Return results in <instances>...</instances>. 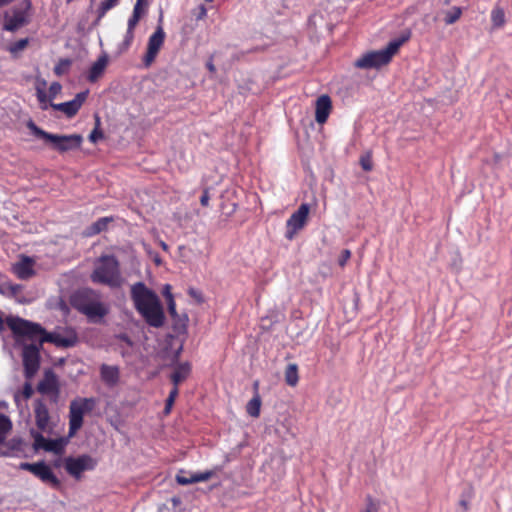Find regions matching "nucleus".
Returning <instances> with one entry per match:
<instances>
[{"label": "nucleus", "instance_id": "1", "mask_svg": "<svg viewBox=\"0 0 512 512\" xmlns=\"http://www.w3.org/2000/svg\"><path fill=\"white\" fill-rule=\"evenodd\" d=\"M6 324L15 334L18 342L37 340L39 344L51 342L58 347H72L77 342V337L74 333H69L68 335L46 333L39 324L24 320L20 317H7Z\"/></svg>", "mask_w": 512, "mask_h": 512}, {"label": "nucleus", "instance_id": "2", "mask_svg": "<svg viewBox=\"0 0 512 512\" xmlns=\"http://www.w3.org/2000/svg\"><path fill=\"white\" fill-rule=\"evenodd\" d=\"M131 299L135 309L152 327L159 328L165 321L164 310L157 294L143 282H137L131 287Z\"/></svg>", "mask_w": 512, "mask_h": 512}, {"label": "nucleus", "instance_id": "3", "mask_svg": "<svg viewBox=\"0 0 512 512\" xmlns=\"http://www.w3.org/2000/svg\"><path fill=\"white\" fill-rule=\"evenodd\" d=\"M90 279L95 284L105 285L111 289L121 288L126 282L120 270V263L113 255H102L95 260Z\"/></svg>", "mask_w": 512, "mask_h": 512}, {"label": "nucleus", "instance_id": "4", "mask_svg": "<svg viewBox=\"0 0 512 512\" xmlns=\"http://www.w3.org/2000/svg\"><path fill=\"white\" fill-rule=\"evenodd\" d=\"M72 305L91 320L101 319L108 313V307L100 300L99 294L91 289L76 292Z\"/></svg>", "mask_w": 512, "mask_h": 512}, {"label": "nucleus", "instance_id": "5", "mask_svg": "<svg viewBox=\"0 0 512 512\" xmlns=\"http://www.w3.org/2000/svg\"><path fill=\"white\" fill-rule=\"evenodd\" d=\"M26 126L35 137L42 139L54 150L61 153L79 148L83 141L82 136L79 134L58 135L48 133L38 127L32 120H29Z\"/></svg>", "mask_w": 512, "mask_h": 512}, {"label": "nucleus", "instance_id": "6", "mask_svg": "<svg viewBox=\"0 0 512 512\" xmlns=\"http://www.w3.org/2000/svg\"><path fill=\"white\" fill-rule=\"evenodd\" d=\"M408 38L409 35L404 36L400 39L391 41L384 49L367 52L359 57L355 61L354 65L360 69H378L391 61L393 55Z\"/></svg>", "mask_w": 512, "mask_h": 512}, {"label": "nucleus", "instance_id": "7", "mask_svg": "<svg viewBox=\"0 0 512 512\" xmlns=\"http://www.w3.org/2000/svg\"><path fill=\"white\" fill-rule=\"evenodd\" d=\"M96 400L94 398H77L70 403L69 407V436L72 437L83 425L84 415L94 409Z\"/></svg>", "mask_w": 512, "mask_h": 512}, {"label": "nucleus", "instance_id": "8", "mask_svg": "<svg viewBox=\"0 0 512 512\" xmlns=\"http://www.w3.org/2000/svg\"><path fill=\"white\" fill-rule=\"evenodd\" d=\"M163 22V12L160 11V15L158 18V25L156 27V30L152 35H150L147 43V51L144 56V63L146 66H149L156 58L157 54L159 53L160 49L162 48L165 40V32L162 27Z\"/></svg>", "mask_w": 512, "mask_h": 512}, {"label": "nucleus", "instance_id": "9", "mask_svg": "<svg viewBox=\"0 0 512 512\" xmlns=\"http://www.w3.org/2000/svg\"><path fill=\"white\" fill-rule=\"evenodd\" d=\"M310 207L308 204L303 203L299 208L289 217L286 222L285 237L292 240L295 235L304 228L308 221Z\"/></svg>", "mask_w": 512, "mask_h": 512}, {"label": "nucleus", "instance_id": "10", "mask_svg": "<svg viewBox=\"0 0 512 512\" xmlns=\"http://www.w3.org/2000/svg\"><path fill=\"white\" fill-rule=\"evenodd\" d=\"M31 3L29 0L25 1L24 6L16 8L8 12L4 16L3 28L7 31L14 32L29 22V10Z\"/></svg>", "mask_w": 512, "mask_h": 512}, {"label": "nucleus", "instance_id": "11", "mask_svg": "<svg viewBox=\"0 0 512 512\" xmlns=\"http://www.w3.org/2000/svg\"><path fill=\"white\" fill-rule=\"evenodd\" d=\"M30 341V344L24 345L22 353L27 378L33 377L39 368V349L42 346L37 340Z\"/></svg>", "mask_w": 512, "mask_h": 512}, {"label": "nucleus", "instance_id": "12", "mask_svg": "<svg viewBox=\"0 0 512 512\" xmlns=\"http://www.w3.org/2000/svg\"><path fill=\"white\" fill-rule=\"evenodd\" d=\"M64 466L68 474L79 479L84 471L94 469L96 461L89 455L68 457L64 461Z\"/></svg>", "mask_w": 512, "mask_h": 512}, {"label": "nucleus", "instance_id": "13", "mask_svg": "<svg viewBox=\"0 0 512 512\" xmlns=\"http://www.w3.org/2000/svg\"><path fill=\"white\" fill-rule=\"evenodd\" d=\"M31 435L35 450H44L55 454H61L64 451L66 441L63 438L48 439L35 430H31Z\"/></svg>", "mask_w": 512, "mask_h": 512}, {"label": "nucleus", "instance_id": "14", "mask_svg": "<svg viewBox=\"0 0 512 512\" xmlns=\"http://www.w3.org/2000/svg\"><path fill=\"white\" fill-rule=\"evenodd\" d=\"M34 416L37 428L43 433H51L53 423L47 406L42 401H37L34 405Z\"/></svg>", "mask_w": 512, "mask_h": 512}, {"label": "nucleus", "instance_id": "15", "mask_svg": "<svg viewBox=\"0 0 512 512\" xmlns=\"http://www.w3.org/2000/svg\"><path fill=\"white\" fill-rule=\"evenodd\" d=\"M87 94H88V92H80L71 101L58 103V104L51 103L50 106L54 110L63 112L67 117H72L81 108L83 102L86 100Z\"/></svg>", "mask_w": 512, "mask_h": 512}, {"label": "nucleus", "instance_id": "16", "mask_svg": "<svg viewBox=\"0 0 512 512\" xmlns=\"http://www.w3.org/2000/svg\"><path fill=\"white\" fill-rule=\"evenodd\" d=\"M35 260L28 256H21L17 262L12 265L13 273L22 280H26L34 276Z\"/></svg>", "mask_w": 512, "mask_h": 512}, {"label": "nucleus", "instance_id": "17", "mask_svg": "<svg viewBox=\"0 0 512 512\" xmlns=\"http://www.w3.org/2000/svg\"><path fill=\"white\" fill-rule=\"evenodd\" d=\"M214 475L213 471H204L197 473H186L185 471H180L176 475V481L180 485H189L197 482H204L209 480Z\"/></svg>", "mask_w": 512, "mask_h": 512}, {"label": "nucleus", "instance_id": "18", "mask_svg": "<svg viewBox=\"0 0 512 512\" xmlns=\"http://www.w3.org/2000/svg\"><path fill=\"white\" fill-rule=\"evenodd\" d=\"M331 100L327 95L320 96L316 101L315 119L317 123L323 124L331 112Z\"/></svg>", "mask_w": 512, "mask_h": 512}, {"label": "nucleus", "instance_id": "19", "mask_svg": "<svg viewBox=\"0 0 512 512\" xmlns=\"http://www.w3.org/2000/svg\"><path fill=\"white\" fill-rule=\"evenodd\" d=\"M108 56L106 54L101 55L96 62H94L89 69L87 79L90 82L97 81L104 73L108 65Z\"/></svg>", "mask_w": 512, "mask_h": 512}, {"label": "nucleus", "instance_id": "20", "mask_svg": "<svg viewBox=\"0 0 512 512\" xmlns=\"http://www.w3.org/2000/svg\"><path fill=\"white\" fill-rule=\"evenodd\" d=\"M101 379L108 386H115L119 381V369L103 364L100 368Z\"/></svg>", "mask_w": 512, "mask_h": 512}, {"label": "nucleus", "instance_id": "21", "mask_svg": "<svg viewBox=\"0 0 512 512\" xmlns=\"http://www.w3.org/2000/svg\"><path fill=\"white\" fill-rule=\"evenodd\" d=\"M36 477L39 478L42 482L50 484L53 487H57L60 484L58 478L55 476L50 466H48L45 462L38 471Z\"/></svg>", "mask_w": 512, "mask_h": 512}, {"label": "nucleus", "instance_id": "22", "mask_svg": "<svg viewBox=\"0 0 512 512\" xmlns=\"http://www.w3.org/2000/svg\"><path fill=\"white\" fill-rule=\"evenodd\" d=\"M190 373V365L188 363H181L175 366L174 372L171 375V381L174 387L178 388V385L182 383Z\"/></svg>", "mask_w": 512, "mask_h": 512}, {"label": "nucleus", "instance_id": "23", "mask_svg": "<svg viewBox=\"0 0 512 512\" xmlns=\"http://www.w3.org/2000/svg\"><path fill=\"white\" fill-rule=\"evenodd\" d=\"M39 391L42 393H54L57 391V378L52 372L45 374L44 379L39 383Z\"/></svg>", "mask_w": 512, "mask_h": 512}, {"label": "nucleus", "instance_id": "24", "mask_svg": "<svg viewBox=\"0 0 512 512\" xmlns=\"http://www.w3.org/2000/svg\"><path fill=\"white\" fill-rule=\"evenodd\" d=\"M298 367L294 363H290L285 370V381L289 386H296L298 383Z\"/></svg>", "mask_w": 512, "mask_h": 512}, {"label": "nucleus", "instance_id": "25", "mask_svg": "<svg viewBox=\"0 0 512 512\" xmlns=\"http://www.w3.org/2000/svg\"><path fill=\"white\" fill-rule=\"evenodd\" d=\"M260 408H261V398L258 393L254 395V397L247 403L246 411L247 413L257 418L260 415Z\"/></svg>", "mask_w": 512, "mask_h": 512}, {"label": "nucleus", "instance_id": "26", "mask_svg": "<svg viewBox=\"0 0 512 512\" xmlns=\"http://www.w3.org/2000/svg\"><path fill=\"white\" fill-rule=\"evenodd\" d=\"M147 13L146 9L134 5L133 12L127 23V29L134 30L142 16Z\"/></svg>", "mask_w": 512, "mask_h": 512}, {"label": "nucleus", "instance_id": "27", "mask_svg": "<svg viewBox=\"0 0 512 512\" xmlns=\"http://www.w3.org/2000/svg\"><path fill=\"white\" fill-rule=\"evenodd\" d=\"M147 13L146 9L134 5L133 12L127 23V29L134 30L142 16Z\"/></svg>", "mask_w": 512, "mask_h": 512}, {"label": "nucleus", "instance_id": "28", "mask_svg": "<svg viewBox=\"0 0 512 512\" xmlns=\"http://www.w3.org/2000/svg\"><path fill=\"white\" fill-rule=\"evenodd\" d=\"M12 430V422L6 415L0 414V444L3 443L10 431Z\"/></svg>", "mask_w": 512, "mask_h": 512}, {"label": "nucleus", "instance_id": "29", "mask_svg": "<svg viewBox=\"0 0 512 512\" xmlns=\"http://www.w3.org/2000/svg\"><path fill=\"white\" fill-rule=\"evenodd\" d=\"M491 22L495 29L501 28L505 24V13L500 7H495L491 11Z\"/></svg>", "mask_w": 512, "mask_h": 512}, {"label": "nucleus", "instance_id": "30", "mask_svg": "<svg viewBox=\"0 0 512 512\" xmlns=\"http://www.w3.org/2000/svg\"><path fill=\"white\" fill-rule=\"evenodd\" d=\"M462 14V9L460 7H453L451 10L445 13V23L451 25L455 23Z\"/></svg>", "mask_w": 512, "mask_h": 512}, {"label": "nucleus", "instance_id": "31", "mask_svg": "<svg viewBox=\"0 0 512 512\" xmlns=\"http://www.w3.org/2000/svg\"><path fill=\"white\" fill-rule=\"evenodd\" d=\"M28 42H29L28 38L20 39L17 42H15L14 44L10 45L8 50L10 53L16 55L19 52L23 51L27 47Z\"/></svg>", "mask_w": 512, "mask_h": 512}, {"label": "nucleus", "instance_id": "32", "mask_svg": "<svg viewBox=\"0 0 512 512\" xmlns=\"http://www.w3.org/2000/svg\"><path fill=\"white\" fill-rule=\"evenodd\" d=\"M43 463L44 462H36V463L23 462L19 465V469L27 470V471L31 472L34 476H36L38 471L42 467Z\"/></svg>", "mask_w": 512, "mask_h": 512}, {"label": "nucleus", "instance_id": "33", "mask_svg": "<svg viewBox=\"0 0 512 512\" xmlns=\"http://www.w3.org/2000/svg\"><path fill=\"white\" fill-rule=\"evenodd\" d=\"M119 0H103L99 6L100 16H104L110 9L117 6Z\"/></svg>", "mask_w": 512, "mask_h": 512}, {"label": "nucleus", "instance_id": "34", "mask_svg": "<svg viewBox=\"0 0 512 512\" xmlns=\"http://www.w3.org/2000/svg\"><path fill=\"white\" fill-rule=\"evenodd\" d=\"M36 96L39 101L40 108L42 110L45 111L48 109V107H51V103H49V101L51 100L49 99V95H47L46 91H41L40 89H38V93H36Z\"/></svg>", "mask_w": 512, "mask_h": 512}, {"label": "nucleus", "instance_id": "35", "mask_svg": "<svg viewBox=\"0 0 512 512\" xmlns=\"http://www.w3.org/2000/svg\"><path fill=\"white\" fill-rule=\"evenodd\" d=\"M21 290V286L17 284H12L10 282H4L0 285L1 293H11L12 295H16Z\"/></svg>", "mask_w": 512, "mask_h": 512}, {"label": "nucleus", "instance_id": "36", "mask_svg": "<svg viewBox=\"0 0 512 512\" xmlns=\"http://www.w3.org/2000/svg\"><path fill=\"white\" fill-rule=\"evenodd\" d=\"M177 396H178V388L173 387V389L169 393L168 398L166 399V404H165V409H164L166 414L170 413Z\"/></svg>", "mask_w": 512, "mask_h": 512}, {"label": "nucleus", "instance_id": "37", "mask_svg": "<svg viewBox=\"0 0 512 512\" xmlns=\"http://www.w3.org/2000/svg\"><path fill=\"white\" fill-rule=\"evenodd\" d=\"M109 221H110V218H108V217L99 219L91 226V233L96 234V233L101 232L102 230H104L106 228Z\"/></svg>", "mask_w": 512, "mask_h": 512}, {"label": "nucleus", "instance_id": "38", "mask_svg": "<svg viewBox=\"0 0 512 512\" xmlns=\"http://www.w3.org/2000/svg\"><path fill=\"white\" fill-rule=\"evenodd\" d=\"M62 87L60 85V83L58 82H53L50 87H49V99L52 100L54 99L61 91Z\"/></svg>", "mask_w": 512, "mask_h": 512}, {"label": "nucleus", "instance_id": "39", "mask_svg": "<svg viewBox=\"0 0 512 512\" xmlns=\"http://www.w3.org/2000/svg\"><path fill=\"white\" fill-rule=\"evenodd\" d=\"M350 257H351V251L348 249L343 250L338 259L339 265L341 267H344L346 265V263L348 262V260L350 259Z\"/></svg>", "mask_w": 512, "mask_h": 512}, {"label": "nucleus", "instance_id": "40", "mask_svg": "<svg viewBox=\"0 0 512 512\" xmlns=\"http://www.w3.org/2000/svg\"><path fill=\"white\" fill-rule=\"evenodd\" d=\"M103 138V133L101 130L96 127L89 135V140L93 143H96L98 140Z\"/></svg>", "mask_w": 512, "mask_h": 512}, {"label": "nucleus", "instance_id": "41", "mask_svg": "<svg viewBox=\"0 0 512 512\" xmlns=\"http://www.w3.org/2000/svg\"><path fill=\"white\" fill-rule=\"evenodd\" d=\"M195 16L197 20H202L207 16V9L204 5H199L196 9Z\"/></svg>", "mask_w": 512, "mask_h": 512}, {"label": "nucleus", "instance_id": "42", "mask_svg": "<svg viewBox=\"0 0 512 512\" xmlns=\"http://www.w3.org/2000/svg\"><path fill=\"white\" fill-rule=\"evenodd\" d=\"M70 64L68 60L62 61L54 67V72L57 75H61L64 72V68Z\"/></svg>", "mask_w": 512, "mask_h": 512}, {"label": "nucleus", "instance_id": "43", "mask_svg": "<svg viewBox=\"0 0 512 512\" xmlns=\"http://www.w3.org/2000/svg\"><path fill=\"white\" fill-rule=\"evenodd\" d=\"M167 304H168V311H169L170 315L172 317H176L177 312H176V303H175L174 299L168 300Z\"/></svg>", "mask_w": 512, "mask_h": 512}, {"label": "nucleus", "instance_id": "44", "mask_svg": "<svg viewBox=\"0 0 512 512\" xmlns=\"http://www.w3.org/2000/svg\"><path fill=\"white\" fill-rule=\"evenodd\" d=\"M361 166L365 171H369L372 169L371 160L369 157L361 159Z\"/></svg>", "mask_w": 512, "mask_h": 512}, {"label": "nucleus", "instance_id": "45", "mask_svg": "<svg viewBox=\"0 0 512 512\" xmlns=\"http://www.w3.org/2000/svg\"><path fill=\"white\" fill-rule=\"evenodd\" d=\"M46 85L47 83L44 79H37L35 85L36 93H38V89H40L41 91H45Z\"/></svg>", "mask_w": 512, "mask_h": 512}, {"label": "nucleus", "instance_id": "46", "mask_svg": "<svg viewBox=\"0 0 512 512\" xmlns=\"http://www.w3.org/2000/svg\"><path fill=\"white\" fill-rule=\"evenodd\" d=\"M209 199H210V197H209V193H208V191H207V190H205V191L203 192V194H202L201 198H200V203H201V205H202V206H208V204H209Z\"/></svg>", "mask_w": 512, "mask_h": 512}, {"label": "nucleus", "instance_id": "47", "mask_svg": "<svg viewBox=\"0 0 512 512\" xmlns=\"http://www.w3.org/2000/svg\"><path fill=\"white\" fill-rule=\"evenodd\" d=\"M163 295L166 297L167 301L170 299H173L172 293H171V286L169 284H166L163 288Z\"/></svg>", "mask_w": 512, "mask_h": 512}, {"label": "nucleus", "instance_id": "48", "mask_svg": "<svg viewBox=\"0 0 512 512\" xmlns=\"http://www.w3.org/2000/svg\"><path fill=\"white\" fill-rule=\"evenodd\" d=\"M133 38H134V30L127 29L126 36H125V43L127 45H130Z\"/></svg>", "mask_w": 512, "mask_h": 512}, {"label": "nucleus", "instance_id": "49", "mask_svg": "<svg viewBox=\"0 0 512 512\" xmlns=\"http://www.w3.org/2000/svg\"><path fill=\"white\" fill-rule=\"evenodd\" d=\"M135 5L147 10L149 6V0H136Z\"/></svg>", "mask_w": 512, "mask_h": 512}, {"label": "nucleus", "instance_id": "50", "mask_svg": "<svg viewBox=\"0 0 512 512\" xmlns=\"http://www.w3.org/2000/svg\"><path fill=\"white\" fill-rule=\"evenodd\" d=\"M32 394V388L29 384H26L24 387V395L28 398Z\"/></svg>", "mask_w": 512, "mask_h": 512}, {"label": "nucleus", "instance_id": "51", "mask_svg": "<svg viewBox=\"0 0 512 512\" xmlns=\"http://www.w3.org/2000/svg\"><path fill=\"white\" fill-rule=\"evenodd\" d=\"M374 509H375V505H374V503H373V502H370V503L368 504L367 509H366V511H365V512H373V511H374Z\"/></svg>", "mask_w": 512, "mask_h": 512}, {"label": "nucleus", "instance_id": "52", "mask_svg": "<svg viewBox=\"0 0 512 512\" xmlns=\"http://www.w3.org/2000/svg\"><path fill=\"white\" fill-rule=\"evenodd\" d=\"M207 68H208V70H209L210 72H214V71H215V66H214V64H213L211 61H209V62L207 63Z\"/></svg>", "mask_w": 512, "mask_h": 512}, {"label": "nucleus", "instance_id": "53", "mask_svg": "<svg viewBox=\"0 0 512 512\" xmlns=\"http://www.w3.org/2000/svg\"><path fill=\"white\" fill-rule=\"evenodd\" d=\"M7 407V403L2 401L0 402V408H6Z\"/></svg>", "mask_w": 512, "mask_h": 512}, {"label": "nucleus", "instance_id": "54", "mask_svg": "<svg viewBox=\"0 0 512 512\" xmlns=\"http://www.w3.org/2000/svg\"><path fill=\"white\" fill-rule=\"evenodd\" d=\"M161 247H162L164 250H166V249H167V245H166V243L161 242Z\"/></svg>", "mask_w": 512, "mask_h": 512}, {"label": "nucleus", "instance_id": "55", "mask_svg": "<svg viewBox=\"0 0 512 512\" xmlns=\"http://www.w3.org/2000/svg\"><path fill=\"white\" fill-rule=\"evenodd\" d=\"M206 2H212L213 0H205Z\"/></svg>", "mask_w": 512, "mask_h": 512}]
</instances>
